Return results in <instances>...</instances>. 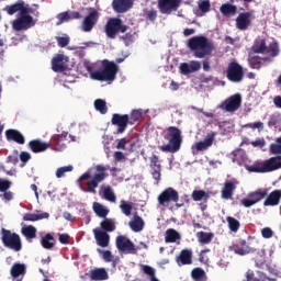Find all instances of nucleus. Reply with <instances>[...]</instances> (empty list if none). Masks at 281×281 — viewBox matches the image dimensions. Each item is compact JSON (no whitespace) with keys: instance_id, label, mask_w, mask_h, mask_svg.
Wrapping results in <instances>:
<instances>
[{"instance_id":"f257e3e1","label":"nucleus","mask_w":281,"mask_h":281,"mask_svg":"<svg viewBox=\"0 0 281 281\" xmlns=\"http://www.w3.org/2000/svg\"><path fill=\"white\" fill-rule=\"evenodd\" d=\"M94 173L91 177V171H86L78 179V183H80V188L83 192H89L90 194H97L98 191L95 189L106 179V169L102 165H97L94 169ZM90 179V180H89ZM82 181H88L86 183L87 189L82 188Z\"/></svg>"},{"instance_id":"f03ea898","label":"nucleus","mask_w":281,"mask_h":281,"mask_svg":"<svg viewBox=\"0 0 281 281\" xmlns=\"http://www.w3.org/2000/svg\"><path fill=\"white\" fill-rule=\"evenodd\" d=\"M162 137L168 144L159 147L162 153H179L183 138L181 137V130L177 126H169L162 132Z\"/></svg>"},{"instance_id":"7ed1b4c3","label":"nucleus","mask_w":281,"mask_h":281,"mask_svg":"<svg viewBox=\"0 0 281 281\" xmlns=\"http://www.w3.org/2000/svg\"><path fill=\"white\" fill-rule=\"evenodd\" d=\"M188 47L193 52L195 58H205V56H212L214 52V44L207 40V37L193 36L188 41Z\"/></svg>"},{"instance_id":"20e7f679","label":"nucleus","mask_w":281,"mask_h":281,"mask_svg":"<svg viewBox=\"0 0 281 281\" xmlns=\"http://www.w3.org/2000/svg\"><path fill=\"white\" fill-rule=\"evenodd\" d=\"M88 71H90V78L92 80H98L99 82H113L117 76L119 67L115 61L103 59L102 69L91 71V68H88Z\"/></svg>"},{"instance_id":"39448f33","label":"nucleus","mask_w":281,"mask_h":281,"mask_svg":"<svg viewBox=\"0 0 281 281\" xmlns=\"http://www.w3.org/2000/svg\"><path fill=\"white\" fill-rule=\"evenodd\" d=\"M281 168V156H274L265 160L263 162H255L247 167L248 172L266 173L280 170Z\"/></svg>"},{"instance_id":"423d86ee","label":"nucleus","mask_w":281,"mask_h":281,"mask_svg":"<svg viewBox=\"0 0 281 281\" xmlns=\"http://www.w3.org/2000/svg\"><path fill=\"white\" fill-rule=\"evenodd\" d=\"M105 36L112 41L117 38L119 34H126L128 25L120 18H110L104 25Z\"/></svg>"},{"instance_id":"0eeeda50","label":"nucleus","mask_w":281,"mask_h":281,"mask_svg":"<svg viewBox=\"0 0 281 281\" xmlns=\"http://www.w3.org/2000/svg\"><path fill=\"white\" fill-rule=\"evenodd\" d=\"M1 241L7 249H12V251H21L23 249L21 236L10 229L1 228Z\"/></svg>"},{"instance_id":"6e6552de","label":"nucleus","mask_w":281,"mask_h":281,"mask_svg":"<svg viewBox=\"0 0 281 281\" xmlns=\"http://www.w3.org/2000/svg\"><path fill=\"white\" fill-rule=\"evenodd\" d=\"M226 78L231 82H243V78H245L243 66L238 61H231L226 70Z\"/></svg>"},{"instance_id":"1a4fd4ad","label":"nucleus","mask_w":281,"mask_h":281,"mask_svg":"<svg viewBox=\"0 0 281 281\" xmlns=\"http://www.w3.org/2000/svg\"><path fill=\"white\" fill-rule=\"evenodd\" d=\"M269 196V189H258L257 191H252L248 193V199L241 200V205L244 207H252L256 203H260L263 199Z\"/></svg>"},{"instance_id":"9d476101","label":"nucleus","mask_w":281,"mask_h":281,"mask_svg":"<svg viewBox=\"0 0 281 281\" xmlns=\"http://www.w3.org/2000/svg\"><path fill=\"white\" fill-rule=\"evenodd\" d=\"M243 104V97L239 93L228 97L221 105L220 109L222 111H226L227 113H235L240 109Z\"/></svg>"},{"instance_id":"9b49d317","label":"nucleus","mask_w":281,"mask_h":281,"mask_svg":"<svg viewBox=\"0 0 281 281\" xmlns=\"http://www.w3.org/2000/svg\"><path fill=\"white\" fill-rule=\"evenodd\" d=\"M34 25H36V21L32 15H20L12 22V27L15 32H23L25 30H30V27H34Z\"/></svg>"},{"instance_id":"f8f14e48","label":"nucleus","mask_w":281,"mask_h":281,"mask_svg":"<svg viewBox=\"0 0 281 281\" xmlns=\"http://www.w3.org/2000/svg\"><path fill=\"white\" fill-rule=\"evenodd\" d=\"M158 203H159V205H164V206H166L170 203H179V192L170 187L165 189L158 195Z\"/></svg>"},{"instance_id":"ddd939ff","label":"nucleus","mask_w":281,"mask_h":281,"mask_svg":"<svg viewBox=\"0 0 281 281\" xmlns=\"http://www.w3.org/2000/svg\"><path fill=\"white\" fill-rule=\"evenodd\" d=\"M116 248L121 254H137V248L135 247V244L124 235L116 237Z\"/></svg>"},{"instance_id":"4468645a","label":"nucleus","mask_w":281,"mask_h":281,"mask_svg":"<svg viewBox=\"0 0 281 281\" xmlns=\"http://www.w3.org/2000/svg\"><path fill=\"white\" fill-rule=\"evenodd\" d=\"M183 0H158V10L161 14H172L177 12Z\"/></svg>"},{"instance_id":"2eb2a0df","label":"nucleus","mask_w":281,"mask_h":281,"mask_svg":"<svg viewBox=\"0 0 281 281\" xmlns=\"http://www.w3.org/2000/svg\"><path fill=\"white\" fill-rule=\"evenodd\" d=\"M228 249L229 251H234V254H237V256H247L256 251V249L247 245V240L245 239H239L235 241L232 246L228 247Z\"/></svg>"},{"instance_id":"dca6fc26","label":"nucleus","mask_w":281,"mask_h":281,"mask_svg":"<svg viewBox=\"0 0 281 281\" xmlns=\"http://www.w3.org/2000/svg\"><path fill=\"white\" fill-rule=\"evenodd\" d=\"M111 124L113 126H117V133H124L126 128H128V124H131L130 116L128 114L122 115V114L114 113L112 115Z\"/></svg>"},{"instance_id":"f3484780","label":"nucleus","mask_w":281,"mask_h":281,"mask_svg":"<svg viewBox=\"0 0 281 281\" xmlns=\"http://www.w3.org/2000/svg\"><path fill=\"white\" fill-rule=\"evenodd\" d=\"M98 19H100V13L98 10H92L82 21L81 30L82 32H91L93 27L98 24Z\"/></svg>"},{"instance_id":"a211bd4d","label":"nucleus","mask_w":281,"mask_h":281,"mask_svg":"<svg viewBox=\"0 0 281 281\" xmlns=\"http://www.w3.org/2000/svg\"><path fill=\"white\" fill-rule=\"evenodd\" d=\"M149 167L151 168V176L153 179H155L156 183H159L161 181V164L159 160V156L151 155L149 158Z\"/></svg>"},{"instance_id":"6ab92c4d","label":"nucleus","mask_w":281,"mask_h":281,"mask_svg":"<svg viewBox=\"0 0 281 281\" xmlns=\"http://www.w3.org/2000/svg\"><path fill=\"white\" fill-rule=\"evenodd\" d=\"M237 30L245 32L251 25V12H241L235 20Z\"/></svg>"},{"instance_id":"aec40b11","label":"nucleus","mask_w":281,"mask_h":281,"mask_svg":"<svg viewBox=\"0 0 281 281\" xmlns=\"http://www.w3.org/2000/svg\"><path fill=\"white\" fill-rule=\"evenodd\" d=\"M133 8V0H113L112 9L117 14H124V12H128Z\"/></svg>"},{"instance_id":"412c9836","label":"nucleus","mask_w":281,"mask_h":281,"mask_svg":"<svg viewBox=\"0 0 281 281\" xmlns=\"http://www.w3.org/2000/svg\"><path fill=\"white\" fill-rule=\"evenodd\" d=\"M236 186H238V181H226L222 189L221 198L224 199L225 201H229V199L234 196Z\"/></svg>"},{"instance_id":"4be33fe9","label":"nucleus","mask_w":281,"mask_h":281,"mask_svg":"<svg viewBox=\"0 0 281 281\" xmlns=\"http://www.w3.org/2000/svg\"><path fill=\"white\" fill-rule=\"evenodd\" d=\"M4 135L7 142H15V144H20L21 146L25 144V136H23L18 130H7Z\"/></svg>"},{"instance_id":"5701e85b","label":"nucleus","mask_w":281,"mask_h":281,"mask_svg":"<svg viewBox=\"0 0 281 281\" xmlns=\"http://www.w3.org/2000/svg\"><path fill=\"white\" fill-rule=\"evenodd\" d=\"M281 200V190H274L270 192L266 200L263 201L265 207H276V205H280Z\"/></svg>"},{"instance_id":"b1692460","label":"nucleus","mask_w":281,"mask_h":281,"mask_svg":"<svg viewBox=\"0 0 281 281\" xmlns=\"http://www.w3.org/2000/svg\"><path fill=\"white\" fill-rule=\"evenodd\" d=\"M178 267H183L186 265H192V250L182 249L180 255L176 258Z\"/></svg>"},{"instance_id":"393cba45","label":"nucleus","mask_w":281,"mask_h":281,"mask_svg":"<svg viewBox=\"0 0 281 281\" xmlns=\"http://www.w3.org/2000/svg\"><path fill=\"white\" fill-rule=\"evenodd\" d=\"M52 144L49 143H43L41 139H33L29 142V148H31L32 153L38 154V153H45L47 148H50Z\"/></svg>"},{"instance_id":"a878e982","label":"nucleus","mask_w":281,"mask_h":281,"mask_svg":"<svg viewBox=\"0 0 281 281\" xmlns=\"http://www.w3.org/2000/svg\"><path fill=\"white\" fill-rule=\"evenodd\" d=\"M93 234L97 240V245H99V247H106L109 245V241L111 240V236H109L106 232L94 228Z\"/></svg>"},{"instance_id":"bb28decb","label":"nucleus","mask_w":281,"mask_h":281,"mask_svg":"<svg viewBox=\"0 0 281 281\" xmlns=\"http://www.w3.org/2000/svg\"><path fill=\"white\" fill-rule=\"evenodd\" d=\"M65 55L58 54L52 59V69L55 72L67 71V66L64 63Z\"/></svg>"},{"instance_id":"cd10ccee","label":"nucleus","mask_w":281,"mask_h":281,"mask_svg":"<svg viewBox=\"0 0 281 281\" xmlns=\"http://www.w3.org/2000/svg\"><path fill=\"white\" fill-rule=\"evenodd\" d=\"M246 280L243 281H277L274 278H269L265 272H258V277L254 273V270H248L245 274Z\"/></svg>"},{"instance_id":"c85d7f7f","label":"nucleus","mask_w":281,"mask_h":281,"mask_svg":"<svg viewBox=\"0 0 281 281\" xmlns=\"http://www.w3.org/2000/svg\"><path fill=\"white\" fill-rule=\"evenodd\" d=\"M215 135L216 134L214 132H212V133L207 134V136L204 138V140L198 142L195 144L196 150H200V151L207 150L210 148V146H212L214 144Z\"/></svg>"},{"instance_id":"c756f323","label":"nucleus","mask_w":281,"mask_h":281,"mask_svg":"<svg viewBox=\"0 0 281 281\" xmlns=\"http://www.w3.org/2000/svg\"><path fill=\"white\" fill-rule=\"evenodd\" d=\"M145 225L146 223L139 215H134L133 220L130 221L128 223V226L132 229V232H135L136 234L143 232Z\"/></svg>"},{"instance_id":"7c9ffc66","label":"nucleus","mask_w":281,"mask_h":281,"mask_svg":"<svg viewBox=\"0 0 281 281\" xmlns=\"http://www.w3.org/2000/svg\"><path fill=\"white\" fill-rule=\"evenodd\" d=\"M49 218V213L37 211V213H26L23 216V221L35 223V221H43Z\"/></svg>"},{"instance_id":"2f4dec72","label":"nucleus","mask_w":281,"mask_h":281,"mask_svg":"<svg viewBox=\"0 0 281 281\" xmlns=\"http://www.w3.org/2000/svg\"><path fill=\"white\" fill-rule=\"evenodd\" d=\"M109 278V272L104 268H97L90 271V280L104 281Z\"/></svg>"},{"instance_id":"473e14b6","label":"nucleus","mask_w":281,"mask_h":281,"mask_svg":"<svg viewBox=\"0 0 281 281\" xmlns=\"http://www.w3.org/2000/svg\"><path fill=\"white\" fill-rule=\"evenodd\" d=\"M220 12L223 16H234L236 15V12H238V7L226 2L220 7Z\"/></svg>"},{"instance_id":"72a5a7b5","label":"nucleus","mask_w":281,"mask_h":281,"mask_svg":"<svg viewBox=\"0 0 281 281\" xmlns=\"http://www.w3.org/2000/svg\"><path fill=\"white\" fill-rule=\"evenodd\" d=\"M92 210L99 218H106V216H109V207L100 204L99 202H93Z\"/></svg>"},{"instance_id":"f704fd0d","label":"nucleus","mask_w":281,"mask_h":281,"mask_svg":"<svg viewBox=\"0 0 281 281\" xmlns=\"http://www.w3.org/2000/svg\"><path fill=\"white\" fill-rule=\"evenodd\" d=\"M41 245L43 249H54L56 245V239L53 234L47 233L45 236L41 238Z\"/></svg>"},{"instance_id":"c9c22d12","label":"nucleus","mask_w":281,"mask_h":281,"mask_svg":"<svg viewBox=\"0 0 281 281\" xmlns=\"http://www.w3.org/2000/svg\"><path fill=\"white\" fill-rule=\"evenodd\" d=\"M177 240H181V235L175 228H168L165 233V241L166 243H177Z\"/></svg>"},{"instance_id":"e433bc0d","label":"nucleus","mask_w":281,"mask_h":281,"mask_svg":"<svg viewBox=\"0 0 281 281\" xmlns=\"http://www.w3.org/2000/svg\"><path fill=\"white\" fill-rule=\"evenodd\" d=\"M23 8V0H18L14 4L7 5L4 8V12L12 16L13 14H16V12H21V9Z\"/></svg>"},{"instance_id":"4c0bfd02","label":"nucleus","mask_w":281,"mask_h":281,"mask_svg":"<svg viewBox=\"0 0 281 281\" xmlns=\"http://www.w3.org/2000/svg\"><path fill=\"white\" fill-rule=\"evenodd\" d=\"M26 268L23 263H14L11 268L12 278H19V276H25Z\"/></svg>"},{"instance_id":"58836bf2","label":"nucleus","mask_w":281,"mask_h":281,"mask_svg":"<svg viewBox=\"0 0 281 281\" xmlns=\"http://www.w3.org/2000/svg\"><path fill=\"white\" fill-rule=\"evenodd\" d=\"M251 50L254 52V54H265V52H267V41H256L251 47Z\"/></svg>"},{"instance_id":"ea45409f","label":"nucleus","mask_w":281,"mask_h":281,"mask_svg":"<svg viewBox=\"0 0 281 281\" xmlns=\"http://www.w3.org/2000/svg\"><path fill=\"white\" fill-rule=\"evenodd\" d=\"M22 234L27 240H33V238H36V227L33 225H29L22 228Z\"/></svg>"},{"instance_id":"a19ab883","label":"nucleus","mask_w":281,"mask_h":281,"mask_svg":"<svg viewBox=\"0 0 281 281\" xmlns=\"http://www.w3.org/2000/svg\"><path fill=\"white\" fill-rule=\"evenodd\" d=\"M212 238H214V234L212 233H205V232H199L198 233V239L201 245H210L212 243Z\"/></svg>"},{"instance_id":"79ce46f5","label":"nucleus","mask_w":281,"mask_h":281,"mask_svg":"<svg viewBox=\"0 0 281 281\" xmlns=\"http://www.w3.org/2000/svg\"><path fill=\"white\" fill-rule=\"evenodd\" d=\"M101 229L103 232H115V222L111 218H105L100 223Z\"/></svg>"},{"instance_id":"37998d69","label":"nucleus","mask_w":281,"mask_h":281,"mask_svg":"<svg viewBox=\"0 0 281 281\" xmlns=\"http://www.w3.org/2000/svg\"><path fill=\"white\" fill-rule=\"evenodd\" d=\"M135 38H137V32H127L120 37L126 46L131 45V43H135Z\"/></svg>"},{"instance_id":"c03bdc74","label":"nucleus","mask_w":281,"mask_h":281,"mask_svg":"<svg viewBox=\"0 0 281 281\" xmlns=\"http://www.w3.org/2000/svg\"><path fill=\"white\" fill-rule=\"evenodd\" d=\"M103 199H105V201H110V203H115V201H117V198L115 196V193L111 187L103 189Z\"/></svg>"},{"instance_id":"a18cd8bd","label":"nucleus","mask_w":281,"mask_h":281,"mask_svg":"<svg viewBox=\"0 0 281 281\" xmlns=\"http://www.w3.org/2000/svg\"><path fill=\"white\" fill-rule=\"evenodd\" d=\"M227 224H228V229L232 232L236 233L238 229H240V222L236 220L235 217L228 216L226 217Z\"/></svg>"},{"instance_id":"49530a36","label":"nucleus","mask_w":281,"mask_h":281,"mask_svg":"<svg viewBox=\"0 0 281 281\" xmlns=\"http://www.w3.org/2000/svg\"><path fill=\"white\" fill-rule=\"evenodd\" d=\"M192 199H193V201H203V199H205V201H207V199H210V193H207L203 190H194L192 192Z\"/></svg>"},{"instance_id":"de8ad7c7","label":"nucleus","mask_w":281,"mask_h":281,"mask_svg":"<svg viewBox=\"0 0 281 281\" xmlns=\"http://www.w3.org/2000/svg\"><path fill=\"white\" fill-rule=\"evenodd\" d=\"M262 60H267V58H261L260 56L250 57L249 65L251 69H260L262 67Z\"/></svg>"},{"instance_id":"09e8293b","label":"nucleus","mask_w":281,"mask_h":281,"mask_svg":"<svg viewBox=\"0 0 281 281\" xmlns=\"http://www.w3.org/2000/svg\"><path fill=\"white\" fill-rule=\"evenodd\" d=\"M191 278L195 281H203L205 279V270L202 268H195L191 271Z\"/></svg>"},{"instance_id":"8fccbe9b","label":"nucleus","mask_w":281,"mask_h":281,"mask_svg":"<svg viewBox=\"0 0 281 281\" xmlns=\"http://www.w3.org/2000/svg\"><path fill=\"white\" fill-rule=\"evenodd\" d=\"M94 109H97V111H100L102 115L106 114V112L109 111V109L106 108V101L102 99H97L94 101Z\"/></svg>"},{"instance_id":"3c124183","label":"nucleus","mask_w":281,"mask_h":281,"mask_svg":"<svg viewBox=\"0 0 281 281\" xmlns=\"http://www.w3.org/2000/svg\"><path fill=\"white\" fill-rule=\"evenodd\" d=\"M120 209L123 212V214H125V216H131V213L133 212V203L122 200Z\"/></svg>"},{"instance_id":"603ef678","label":"nucleus","mask_w":281,"mask_h":281,"mask_svg":"<svg viewBox=\"0 0 281 281\" xmlns=\"http://www.w3.org/2000/svg\"><path fill=\"white\" fill-rule=\"evenodd\" d=\"M144 116V110H133L130 115V124H134L135 122H139V119Z\"/></svg>"},{"instance_id":"864d4df0","label":"nucleus","mask_w":281,"mask_h":281,"mask_svg":"<svg viewBox=\"0 0 281 281\" xmlns=\"http://www.w3.org/2000/svg\"><path fill=\"white\" fill-rule=\"evenodd\" d=\"M272 58H276L280 54V46L277 42H273L269 45L268 49L266 50Z\"/></svg>"},{"instance_id":"5fc2aeb1","label":"nucleus","mask_w":281,"mask_h":281,"mask_svg":"<svg viewBox=\"0 0 281 281\" xmlns=\"http://www.w3.org/2000/svg\"><path fill=\"white\" fill-rule=\"evenodd\" d=\"M72 171H74V166H71V165L60 167L56 170V177H57V179H63V177H65L66 172H72Z\"/></svg>"},{"instance_id":"6e6d98bb","label":"nucleus","mask_w":281,"mask_h":281,"mask_svg":"<svg viewBox=\"0 0 281 281\" xmlns=\"http://www.w3.org/2000/svg\"><path fill=\"white\" fill-rule=\"evenodd\" d=\"M277 144L270 145L271 155H281V137L276 139Z\"/></svg>"},{"instance_id":"4d7b16f0","label":"nucleus","mask_w":281,"mask_h":281,"mask_svg":"<svg viewBox=\"0 0 281 281\" xmlns=\"http://www.w3.org/2000/svg\"><path fill=\"white\" fill-rule=\"evenodd\" d=\"M57 23L56 25H63V23H67L70 21L69 12L65 11L59 14H57Z\"/></svg>"},{"instance_id":"13d9d810","label":"nucleus","mask_w":281,"mask_h":281,"mask_svg":"<svg viewBox=\"0 0 281 281\" xmlns=\"http://www.w3.org/2000/svg\"><path fill=\"white\" fill-rule=\"evenodd\" d=\"M97 251L98 254L102 255V258L105 262H113V254H111V250H102L98 248Z\"/></svg>"},{"instance_id":"bf43d9fd","label":"nucleus","mask_w":281,"mask_h":281,"mask_svg":"<svg viewBox=\"0 0 281 281\" xmlns=\"http://www.w3.org/2000/svg\"><path fill=\"white\" fill-rule=\"evenodd\" d=\"M12 188V181L8 179H0V192H8Z\"/></svg>"},{"instance_id":"052dcab7","label":"nucleus","mask_w":281,"mask_h":281,"mask_svg":"<svg viewBox=\"0 0 281 281\" xmlns=\"http://www.w3.org/2000/svg\"><path fill=\"white\" fill-rule=\"evenodd\" d=\"M55 38L57 41L58 47H67V45H69V43H70V38L67 35L66 36H56Z\"/></svg>"},{"instance_id":"680f3d73","label":"nucleus","mask_w":281,"mask_h":281,"mask_svg":"<svg viewBox=\"0 0 281 281\" xmlns=\"http://www.w3.org/2000/svg\"><path fill=\"white\" fill-rule=\"evenodd\" d=\"M198 5L201 10V12L205 13V12H210V0H199Z\"/></svg>"},{"instance_id":"e2e57ef3","label":"nucleus","mask_w":281,"mask_h":281,"mask_svg":"<svg viewBox=\"0 0 281 281\" xmlns=\"http://www.w3.org/2000/svg\"><path fill=\"white\" fill-rule=\"evenodd\" d=\"M278 124H280V116L272 114L268 121L269 128H273V126H278Z\"/></svg>"},{"instance_id":"0e129e2a","label":"nucleus","mask_w":281,"mask_h":281,"mask_svg":"<svg viewBox=\"0 0 281 281\" xmlns=\"http://www.w3.org/2000/svg\"><path fill=\"white\" fill-rule=\"evenodd\" d=\"M68 136H69V133L63 132L61 134L53 136V142L55 144H60V142H65V139H67Z\"/></svg>"},{"instance_id":"69168bd1","label":"nucleus","mask_w":281,"mask_h":281,"mask_svg":"<svg viewBox=\"0 0 281 281\" xmlns=\"http://www.w3.org/2000/svg\"><path fill=\"white\" fill-rule=\"evenodd\" d=\"M205 254H210V249L201 250V252L199 255V260L203 265H207V262H210V257H207Z\"/></svg>"},{"instance_id":"338daca9","label":"nucleus","mask_w":281,"mask_h":281,"mask_svg":"<svg viewBox=\"0 0 281 281\" xmlns=\"http://www.w3.org/2000/svg\"><path fill=\"white\" fill-rule=\"evenodd\" d=\"M179 69H180V74H182V76H188V74H192L190 64H188V63L180 64Z\"/></svg>"},{"instance_id":"774afa93","label":"nucleus","mask_w":281,"mask_h":281,"mask_svg":"<svg viewBox=\"0 0 281 281\" xmlns=\"http://www.w3.org/2000/svg\"><path fill=\"white\" fill-rule=\"evenodd\" d=\"M262 238H273V231L270 227H265L261 229Z\"/></svg>"}]
</instances>
